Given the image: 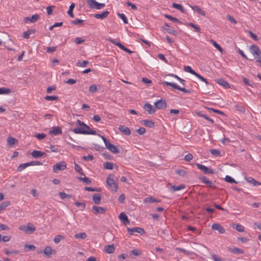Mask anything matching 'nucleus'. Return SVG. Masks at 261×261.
Here are the masks:
<instances>
[{
    "label": "nucleus",
    "mask_w": 261,
    "mask_h": 261,
    "mask_svg": "<svg viewBox=\"0 0 261 261\" xmlns=\"http://www.w3.org/2000/svg\"><path fill=\"white\" fill-rule=\"evenodd\" d=\"M24 248H27V251L29 250H35L36 249V247L33 245H28L25 244L24 245Z\"/></svg>",
    "instance_id": "0e129e2a"
},
{
    "label": "nucleus",
    "mask_w": 261,
    "mask_h": 261,
    "mask_svg": "<svg viewBox=\"0 0 261 261\" xmlns=\"http://www.w3.org/2000/svg\"><path fill=\"white\" fill-rule=\"evenodd\" d=\"M39 18H40L39 15L36 14L33 15L31 17H25L24 18V21L25 23H28V22L34 23V22H36L39 19Z\"/></svg>",
    "instance_id": "f8f14e48"
},
{
    "label": "nucleus",
    "mask_w": 261,
    "mask_h": 261,
    "mask_svg": "<svg viewBox=\"0 0 261 261\" xmlns=\"http://www.w3.org/2000/svg\"><path fill=\"white\" fill-rule=\"evenodd\" d=\"M199 179H200L203 183L207 185L208 187L215 188V186L213 184V183L208 180L205 176H200L199 177Z\"/></svg>",
    "instance_id": "f3484780"
},
{
    "label": "nucleus",
    "mask_w": 261,
    "mask_h": 261,
    "mask_svg": "<svg viewBox=\"0 0 261 261\" xmlns=\"http://www.w3.org/2000/svg\"><path fill=\"white\" fill-rule=\"evenodd\" d=\"M170 75L177 79V81H178L181 84L185 85V80H183L182 79H181L180 77H179V76L175 74H170Z\"/></svg>",
    "instance_id": "6e6d98bb"
},
{
    "label": "nucleus",
    "mask_w": 261,
    "mask_h": 261,
    "mask_svg": "<svg viewBox=\"0 0 261 261\" xmlns=\"http://www.w3.org/2000/svg\"><path fill=\"white\" fill-rule=\"evenodd\" d=\"M92 199L95 203L98 204L101 201V196L99 194H95L93 195Z\"/></svg>",
    "instance_id": "c756f323"
},
{
    "label": "nucleus",
    "mask_w": 261,
    "mask_h": 261,
    "mask_svg": "<svg viewBox=\"0 0 261 261\" xmlns=\"http://www.w3.org/2000/svg\"><path fill=\"white\" fill-rule=\"evenodd\" d=\"M155 108L158 109H165L167 107V102L165 100L163 99H161L157 100L154 103Z\"/></svg>",
    "instance_id": "9b49d317"
},
{
    "label": "nucleus",
    "mask_w": 261,
    "mask_h": 261,
    "mask_svg": "<svg viewBox=\"0 0 261 261\" xmlns=\"http://www.w3.org/2000/svg\"><path fill=\"white\" fill-rule=\"evenodd\" d=\"M230 250L231 252L236 254H242L244 252L243 250L237 247H232Z\"/></svg>",
    "instance_id": "a18cd8bd"
},
{
    "label": "nucleus",
    "mask_w": 261,
    "mask_h": 261,
    "mask_svg": "<svg viewBox=\"0 0 261 261\" xmlns=\"http://www.w3.org/2000/svg\"><path fill=\"white\" fill-rule=\"evenodd\" d=\"M163 84L164 85L169 86L171 87L172 88H173L174 89L180 90V91H182V92H183L184 93H190V91L189 90L186 89L185 88H181V87H179L178 85H177V84H176L175 83H173L165 81L163 83Z\"/></svg>",
    "instance_id": "0eeeda50"
},
{
    "label": "nucleus",
    "mask_w": 261,
    "mask_h": 261,
    "mask_svg": "<svg viewBox=\"0 0 261 261\" xmlns=\"http://www.w3.org/2000/svg\"><path fill=\"white\" fill-rule=\"evenodd\" d=\"M142 252L139 249H133L130 252V254H133L135 256H139L141 254Z\"/></svg>",
    "instance_id": "5fc2aeb1"
},
{
    "label": "nucleus",
    "mask_w": 261,
    "mask_h": 261,
    "mask_svg": "<svg viewBox=\"0 0 261 261\" xmlns=\"http://www.w3.org/2000/svg\"><path fill=\"white\" fill-rule=\"evenodd\" d=\"M195 76L196 77H197L199 79H200L201 81L205 82L206 85L209 84V83L207 81V80L206 79H205L204 77H203V76H202L199 74L197 73L195 75Z\"/></svg>",
    "instance_id": "680f3d73"
},
{
    "label": "nucleus",
    "mask_w": 261,
    "mask_h": 261,
    "mask_svg": "<svg viewBox=\"0 0 261 261\" xmlns=\"http://www.w3.org/2000/svg\"><path fill=\"white\" fill-rule=\"evenodd\" d=\"M196 166L199 170L205 174H212L214 173V171L211 168L199 163H196Z\"/></svg>",
    "instance_id": "6e6552de"
},
{
    "label": "nucleus",
    "mask_w": 261,
    "mask_h": 261,
    "mask_svg": "<svg viewBox=\"0 0 261 261\" xmlns=\"http://www.w3.org/2000/svg\"><path fill=\"white\" fill-rule=\"evenodd\" d=\"M160 202V200H158L156 199L155 198L153 197H146L144 200V203H155V202Z\"/></svg>",
    "instance_id": "c85d7f7f"
},
{
    "label": "nucleus",
    "mask_w": 261,
    "mask_h": 261,
    "mask_svg": "<svg viewBox=\"0 0 261 261\" xmlns=\"http://www.w3.org/2000/svg\"><path fill=\"white\" fill-rule=\"evenodd\" d=\"M165 16L166 18L169 19L170 20L172 21L173 22H179L178 19H177L175 17H172L171 15L166 14V15H165Z\"/></svg>",
    "instance_id": "bf43d9fd"
},
{
    "label": "nucleus",
    "mask_w": 261,
    "mask_h": 261,
    "mask_svg": "<svg viewBox=\"0 0 261 261\" xmlns=\"http://www.w3.org/2000/svg\"><path fill=\"white\" fill-rule=\"evenodd\" d=\"M62 128L60 126H55L52 127L49 131L48 133L51 135H58L62 134Z\"/></svg>",
    "instance_id": "ddd939ff"
},
{
    "label": "nucleus",
    "mask_w": 261,
    "mask_h": 261,
    "mask_svg": "<svg viewBox=\"0 0 261 261\" xmlns=\"http://www.w3.org/2000/svg\"><path fill=\"white\" fill-rule=\"evenodd\" d=\"M245 179L248 183H250L253 185L254 186H258L261 185V182L255 180L253 178L251 177H247L245 176Z\"/></svg>",
    "instance_id": "a211bd4d"
},
{
    "label": "nucleus",
    "mask_w": 261,
    "mask_h": 261,
    "mask_svg": "<svg viewBox=\"0 0 261 261\" xmlns=\"http://www.w3.org/2000/svg\"><path fill=\"white\" fill-rule=\"evenodd\" d=\"M227 18H228V19L231 23H233V24H236L237 23V20L232 16H231L230 15H227Z\"/></svg>",
    "instance_id": "69168bd1"
},
{
    "label": "nucleus",
    "mask_w": 261,
    "mask_h": 261,
    "mask_svg": "<svg viewBox=\"0 0 261 261\" xmlns=\"http://www.w3.org/2000/svg\"><path fill=\"white\" fill-rule=\"evenodd\" d=\"M184 70L187 72L190 73L191 74L195 76L197 72H196L190 66H185L184 67Z\"/></svg>",
    "instance_id": "4c0bfd02"
},
{
    "label": "nucleus",
    "mask_w": 261,
    "mask_h": 261,
    "mask_svg": "<svg viewBox=\"0 0 261 261\" xmlns=\"http://www.w3.org/2000/svg\"><path fill=\"white\" fill-rule=\"evenodd\" d=\"M11 92V90L5 87L0 88V94H9Z\"/></svg>",
    "instance_id": "58836bf2"
},
{
    "label": "nucleus",
    "mask_w": 261,
    "mask_h": 261,
    "mask_svg": "<svg viewBox=\"0 0 261 261\" xmlns=\"http://www.w3.org/2000/svg\"><path fill=\"white\" fill-rule=\"evenodd\" d=\"M106 208L103 207L94 205L92 206V211L94 214L97 215L99 213L103 214L106 211Z\"/></svg>",
    "instance_id": "4468645a"
},
{
    "label": "nucleus",
    "mask_w": 261,
    "mask_h": 261,
    "mask_svg": "<svg viewBox=\"0 0 261 261\" xmlns=\"http://www.w3.org/2000/svg\"><path fill=\"white\" fill-rule=\"evenodd\" d=\"M78 179L82 181H83L84 182L89 185L91 183V180L88 177H86L85 175L84 177H78Z\"/></svg>",
    "instance_id": "c03bdc74"
},
{
    "label": "nucleus",
    "mask_w": 261,
    "mask_h": 261,
    "mask_svg": "<svg viewBox=\"0 0 261 261\" xmlns=\"http://www.w3.org/2000/svg\"><path fill=\"white\" fill-rule=\"evenodd\" d=\"M30 162L20 164L17 167V171L21 172L25 168L31 166Z\"/></svg>",
    "instance_id": "2f4dec72"
},
{
    "label": "nucleus",
    "mask_w": 261,
    "mask_h": 261,
    "mask_svg": "<svg viewBox=\"0 0 261 261\" xmlns=\"http://www.w3.org/2000/svg\"><path fill=\"white\" fill-rule=\"evenodd\" d=\"M185 188V186L184 185H179L178 186H172L170 187V191L174 192L177 191H180Z\"/></svg>",
    "instance_id": "a878e982"
},
{
    "label": "nucleus",
    "mask_w": 261,
    "mask_h": 261,
    "mask_svg": "<svg viewBox=\"0 0 261 261\" xmlns=\"http://www.w3.org/2000/svg\"><path fill=\"white\" fill-rule=\"evenodd\" d=\"M104 250L108 253H112L114 252L115 248L113 244L106 246L104 248Z\"/></svg>",
    "instance_id": "cd10ccee"
},
{
    "label": "nucleus",
    "mask_w": 261,
    "mask_h": 261,
    "mask_svg": "<svg viewBox=\"0 0 261 261\" xmlns=\"http://www.w3.org/2000/svg\"><path fill=\"white\" fill-rule=\"evenodd\" d=\"M119 130L125 135L129 136L131 134L130 129L124 125H120L118 127Z\"/></svg>",
    "instance_id": "aec40b11"
},
{
    "label": "nucleus",
    "mask_w": 261,
    "mask_h": 261,
    "mask_svg": "<svg viewBox=\"0 0 261 261\" xmlns=\"http://www.w3.org/2000/svg\"><path fill=\"white\" fill-rule=\"evenodd\" d=\"M212 229L217 230L220 233L223 234L225 232V229L218 223H214L212 226Z\"/></svg>",
    "instance_id": "2eb2a0df"
},
{
    "label": "nucleus",
    "mask_w": 261,
    "mask_h": 261,
    "mask_svg": "<svg viewBox=\"0 0 261 261\" xmlns=\"http://www.w3.org/2000/svg\"><path fill=\"white\" fill-rule=\"evenodd\" d=\"M55 8L54 6H49L46 8L47 13L48 15H51L53 13V9Z\"/></svg>",
    "instance_id": "774afa93"
},
{
    "label": "nucleus",
    "mask_w": 261,
    "mask_h": 261,
    "mask_svg": "<svg viewBox=\"0 0 261 261\" xmlns=\"http://www.w3.org/2000/svg\"><path fill=\"white\" fill-rule=\"evenodd\" d=\"M110 12L108 11H105L99 14H95L94 15V17L96 19H103L106 18Z\"/></svg>",
    "instance_id": "412c9836"
},
{
    "label": "nucleus",
    "mask_w": 261,
    "mask_h": 261,
    "mask_svg": "<svg viewBox=\"0 0 261 261\" xmlns=\"http://www.w3.org/2000/svg\"><path fill=\"white\" fill-rule=\"evenodd\" d=\"M217 82L218 84L222 86L225 89H227L229 87L228 83L222 79H218Z\"/></svg>",
    "instance_id": "393cba45"
},
{
    "label": "nucleus",
    "mask_w": 261,
    "mask_h": 261,
    "mask_svg": "<svg viewBox=\"0 0 261 261\" xmlns=\"http://www.w3.org/2000/svg\"><path fill=\"white\" fill-rule=\"evenodd\" d=\"M118 16L123 21L124 23H128L127 18L126 16L123 13H118Z\"/></svg>",
    "instance_id": "3c124183"
},
{
    "label": "nucleus",
    "mask_w": 261,
    "mask_h": 261,
    "mask_svg": "<svg viewBox=\"0 0 261 261\" xmlns=\"http://www.w3.org/2000/svg\"><path fill=\"white\" fill-rule=\"evenodd\" d=\"M17 141V140L13 137H8L7 138L8 144L10 146L15 144Z\"/></svg>",
    "instance_id": "49530a36"
},
{
    "label": "nucleus",
    "mask_w": 261,
    "mask_h": 261,
    "mask_svg": "<svg viewBox=\"0 0 261 261\" xmlns=\"http://www.w3.org/2000/svg\"><path fill=\"white\" fill-rule=\"evenodd\" d=\"M35 32V30L34 29H31L27 31V32H24L23 37L24 38L28 39L30 38V36L31 34H34Z\"/></svg>",
    "instance_id": "f704fd0d"
},
{
    "label": "nucleus",
    "mask_w": 261,
    "mask_h": 261,
    "mask_svg": "<svg viewBox=\"0 0 261 261\" xmlns=\"http://www.w3.org/2000/svg\"><path fill=\"white\" fill-rule=\"evenodd\" d=\"M44 254L49 257L52 254V249L50 246H46L43 251Z\"/></svg>",
    "instance_id": "7c9ffc66"
},
{
    "label": "nucleus",
    "mask_w": 261,
    "mask_h": 261,
    "mask_svg": "<svg viewBox=\"0 0 261 261\" xmlns=\"http://www.w3.org/2000/svg\"><path fill=\"white\" fill-rule=\"evenodd\" d=\"M31 154L34 158H39L43 156L45 153L44 152L35 150L32 152Z\"/></svg>",
    "instance_id": "5701e85b"
},
{
    "label": "nucleus",
    "mask_w": 261,
    "mask_h": 261,
    "mask_svg": "<svg viewBox=\"0 0 261 261\" xmlns=\"http://www.w3.org/2000/svg\"><path fill=\"white\" fill-rule=\"evenodd\" d=\"M72 132L76 134H85V135H96L95 130L87 129L85 126L81 127H76L73 129Z\"/></svg>",
    "instance_id": "20e7f679"
},
{
    "label": "nucleus",
    "mask_w": 261,
    "mask_h": 261,
    "mask_svg": "<svg viewBox=\"0 0 261 261\" xmlns=\"http://www.w3.org/2000/svg\"><path fill=\"white\" fill-rule=\"evenodd\" d=\"M144 109L149 114H152L155 112V108L149 103H145L144 106Z\"/></svg>",
    "instance_id": "dca6fc26"
},
{
    "label": "nucleus",
    "mask_w": 261,
    "mask_h": 261,
    "mask_svg": "<svg viewBox=\"0 0 261 261\" xmlns=\"http://www.w3.org/2000/svg\"><path fill=\"white\" fill-rule=\"evenodd\" d=\"M64 239V237L63 236L58 234L55 237L54 241L56 244H58L61 240H63Z\"/></svg>",
    "instance_id": "8fccbe9b"
},
{
    "label": "nucleus",
    "mask_w": 261,
    "mask_h": 261,
    "mask_svg": "<svg viewBox=\"0 0 261 261\" xmlns=\"http://www.w3.org/2000/svg\"><path fill=\"white\" fill-rule=\"evenodd\" d=\"M127 232L128 233L130 234L133 235L136 233H138L140 234H142L145 232L144 229L142 228L138 227H135L133 228H127Z\"/></svg>",
    "instance_id": "9d476101"
},
{
    "label": "nucleus",
    "mask_w": 261,
    "mask_h": 261,
    "mask_svg": "<svg viewBox=\"0 0 261 261\" xmlns=\"http://www.w3.org/2000/svg\"><path fill=\"white\" fill-rule=\"evenodd\" d=\"M97 90V86L95 85H92L91 86H90L89 88V91L90 92L92 93H94L95 92H96Z\"/></svg>",
    "instance_id": "052dcab7"
},
{
    "label": "nucleus",
    "mask_w": 261,
    "mask_h": 261,
    "mask_svg": "<svg viewBox=\"0 0 261 261\" xmlns=\"http://www.w3.org/2000/svg\"><path fill=\"white\" fill-rule=\"evenodd\" d=\"M103 141L106 148L113 153H117L119 152L118 147L111 144L105 137L99 135Z\"/></svg>",
    "instance_id": "f03ea898"
},
{
    "label": "nucleus",
    "mask_w": 261,
    "mask_h": 261,
    "mask_svg": "<svg viewBox=\"0 0 261 261\" xmlns=\"http://www.w3.org/2000/svg\"><path fill=\"white\" fill-rule=\"evenodd\" d=\"M84 22L83 20H81L78 18H75L72 21V23L75 25H81Z\"/></svg>",
    "instance_id": "4d7b16f0"
},
{
    "label": "nucleus",
    "mask_w": 261,
    "mask_h": 261,
    "mask_svg": "<svg viewBox=\"0 0 261 261\" xmlns=\"http://www.w3.org/2000/svg\"><path fill=\"white\" fill-rule=\"evenodd\" d=\"M211 153L215 156H219L220 155V151L217 149H211L210 150Z\"/></svg>",
    "instance_id": "338daca9"
},
{
    "label": "nucleus",
    "mask_w": 261,
    "mask_h": 261,
    "mask_svg": "<svg viewBox=\"0 0 261 261\" xmlns=\"http://www.w3.org/2000/svg\"><path fill=\"white\" fill-rule=\"evenodd\" d=\"M250 51L254 56L256 62H261V50L259 47L255 45H252L250 46Z\"/></svg>",
    "instance_id": "7ed1b4c3"
},
{
    "label": "nucleus",
    "mask_w": 261,
    "mask_h": 261,
    "mask_svg": "<svg viewBox=\"0 0 261 261\" xmlns=\"http://www.w3.org/2000/svg\"><path fill=\"white\" fill-rule=\"evenodd\" d=\"M85 41V39H83L81 37H76L75 39L74 42L77 44H80Z\"/></svg>",
    "instance_id": "e2e57ef3"
},
{
    "label": "nucleus",
    "mask_w": 261,
    "mask_h": 261,
    "mask_svg": "<svg viewBox=\"0 0 261 261\" xmlns=\"http://www.w3.org/2000/svg\"><path fill=\"white\" fill-rule=\"evenodd\" d=\"M74 165H75V170L76 172H79L80 174L81 175H83L84 176H85V174H84V173L83 172V169L80 166H79L78 164H77L76 163H74Z\"/></svg>",
    "instance_id": "09e8293b"
},
{
    "label": "nucleus",
    "mask_w": 261,
    "mask_h": 261,
    "mask_svg": "<svg viewBox=\"0 0 261 261\" xmlns=\"http://www.w3.org/2000/svg\"><path fill=\"white\" fill-rule=\"evenodd\" d=\"M172 7L173 8H175L178 10H180L182 12H184L185 11V8L180 4L173 3Z\"/></svg>",
    "instance_id": "a19ab883"
},
{
    "label": "nucleus",
    "mask_w": 261,
    "mask_h": 261,
    "mask_svg": "<svg viewBox=\"0 0 261 261\" xmlns=\"http://www.w3.org/2000/svg\"><path fill=\"white\" fill-rule=\"evenodd\" d=\"M19 229L28 234H31L35 231L36 227L33 224L29 223L27 225H22L20 226Z\"/></svg>",
    "instance_id": "423d86ee"
},
{
    "label": "nucleus",
    "mask_w": 261,
    "mask_h": 261,
    "mask_svg": "<svg viewBox=\"0 0 261 261\" xmlns=\"http://www.w3.org/2000/svg\"><path fill=\"white\" fill-rule=\"evenodd\" d=\"M103 166L106 169L112 170L113 169L114 166L116 167V165L111 162H107L104 164Z\"/></svg>",
    "instance_id": "473e14b6"
},
{
    "label": "nucleus",
    "mask_w": 261,
    "mask_h": 261,
    "mask_svg": "<svg viewBox=\"0 0 261 261\" xmlns=\"http://www.w3.org/2000/svg\"><path fill=\"white\" fill-rule=\"evenodd\" d=\"M75 7L74 4L72 3L69 6V8L68 11H67L68 14L72 18L74 17V15L73 14V10Z\"/></svg>",
    "instance_id": "79ce46f5"
},
{
    "label": "nucleus",
    "mask_w": 261,
    "mask_h": 261,
    "mask_svg": "<svg viewBox=\"0 0 261 261\" xmlns=\"http://www.w3.org/2000/svg\"><path fill=\"white\" fill-rule=\"evenodd\" d=\"M87 234L85 232H80L78 233H76L74 236V238L76 239H85L87 237Z\"/></svg>",
    "instance_id": "c9c22d12"
},
{
    "label": "nucleus",
    "mask_w": 261,
    "mask_h": 261,
    "mask_svg": "<svg viewBox=\"0 0 261 261\" xmlns=\"http://www.w3.org/2000/svg\"><path fill=\"white\" fill-rule=\"evenodd\" d=\"M107 183L109 188L113 192H116L118 190V179L114 175H109L107 177Z\"/></svg>",
    "instance_id": "f257e3e1"
},
{
    "label": "nucleus",
    "mask_w": 261,
    "mask_h": 261,
    "mask_svg": "<svg viewBox=\"0 0 261 261\" xmlns=\"http://www.w3.org/2000/svg\"><path fill=\"white\" fill-rule=\"evenodd\" d=\"M187 25L193 28L196 32L200 33V28L198 25H196L193 23L190 22L188 23Z\"/></svg>",
    "instance_id": "e433bc0d"
},
{
    "label": "nucleus",
    "mask_w": 261,
    "mask_h": 261,
    "mask_svg": "<svg viewBox=\"0 0 261 261\" xmlns=\"http://www.w3.org/2000/svg\"><path fill=\"white\" fill-rule=\"evenodd\" d=\"M88 63H89V62L88 61H86V60L83 61V62L79 61L76 63V65L77 66H80V67H85L87 65V64Z\"/></svg>",
    "instance_id": "864d4df0"
},
{
    "label": "nucleus",
    "mask_w": 261,
    "mask_h": 261,
    "mask_svg": "<svg viewBox=\"0 0 261 261\" xmlns=\"http://www.w3.org/2000/svg\"><path fill=\"white\" fill-rule=\"evenodd\" d=\"M141 123L144 125L150 128H153L154 127V123L152 120H143L142 121Z\"/></svg>",
    "instance_id": "bb28decb"
},
{
    "label": "nucleus",
    "mask_w": 261,
    "mask_h": 261,
    "mask_svg": "<svg viewBox=\"0 0 261 261\" xmlns=\"http://www.w3.org/2000/svg\"><path fill=\"white\" fill-rule=\"evenodd\" d=\"M86 3L91 9L100 10L105 7V4L99 3L95 0H86Z\"/></svg>",
    "instance_id": "39448f33"
},
{
    "label": "nucleus",
    "mask_w": 261,
    "mask_h": 261,
    "mask_svg": "<svg viewBox=\"0 0 261 261\" xmlns=\"http://www.w3.org/2000/svg\"><path fill=\"white\" fill-rule=\"evenodd\" d=\"M225 180L226 181L229 183H237L232 177L228 175L225 176Z\"/></svg>",
    "instance_id": "13d9d810"
},
{
    "label": "nucleus",
    "mask_w": 261,
    "mask_h": 261,
    "mask_svg": "<svg viewBox=\"0 0 261 261\" xmlns=\"http://www.w3.org/2000/svg\"><path fill=\"white\" fill-rule=\"evenodd\" d=\"M163 28L169 34H171L175 36L177 34V32L175 30L171 29L167 23H165Z\"/></svg>",
    "instance_id": "6ab92c4d"
},
{
    "label": "nucleus",
    "mask_w": 261,
    "mask_h": 261,
    "mask_svg": "<svg viewBox=\"0 0 261 261\" xmlns=\"http://www.w3.org/2000/svg\"><path fill=\"white\" fill-rule=\"evenodd\" d=\"M119 218L125 224L129 223L127 216L124 213H120L119 216Z\"/></svg>",
    "instance_id": "4be33fe9"
},
{
    "label": "nucleus",
    "mask_w": 261,
    "mask_h": 261,
    "mask_svg": "<svg viewBox=\"0 0 261 261\" xmlns=\"http://www.w3.org/2000/svg\"><path fill=\"white\" fill-rule=\"evenodd\" d=\"M211 42L221 53L223 51V49L222 48V47L215 41H214V40H211Z\"/></svg>",
    "instance_id": "de8ad7c7"
},
{
    "label": "nucleus",
    "mask_w": 261,
    "mask_h": 261,
    "mask_svg": "<svg viewBox=\"0 0 261 261\" xmlns=\"http://www.w3.org/2000/svg\"><path fill=\"white\" fill-rule=\"evenodd\" d=\"M10 204L9 201H5L0 204V212L5 210Z\"/></svg>",
    "instance_id": "37998d69"
},
{
    "label": "nucleus",
    "mask_w": 261,
    "mask_h": 261,
    "mask_svg": "<svg viewBox=\"0 0 261 261\" xmlns=\"http://www.w3.org/2000/svg\"><path fill=\"white\" fill-rule=\"evenodd\" d=\"M110 42L112 43L113 44H115V45L119 47L121 49L124 51L125 49L126 48V47H125L124 45H123L120 42L116 41L114 40H111Z\"/></svg>",
    "instance_id": "72a5a7b5"
},
{
    "label": "nucleus",
    "mask_w": 261,
    "mask_h": 261,
    "mask_svg": "<svg viewBox=\"0 0 261 261\" xmlns=\"http://www.w3.org/2000/svg\"><path fill=\"white\" fill-rule=\"evenodd\" d=\"M191 8L193 11L197 12L201 15L204 16H205V12L202 10L199 6L194 5L191 6Z\"/></svg>",
    "instance_id": "b1692460"
},
{
    "label": "nucleus",
    "mask_w": 261,
    "mask_h": 261,
    "mask_svg": "<svg viewBox=\"0 0 261 261\" xmlns=\"http://www.w3.org/2000/svg\"><path fill=\"white\" fill-rule=\"evenodd\" d=\"M44 99L48 101L57 100L58 99V97L57 96L46 95L44 97Z\"/></svg>",
    "instance_id": "603ef678"
},
{
    "label": "nucleus",
    "mask_w": 261,
    "mask_h": 261,
    "mask_svg": "<svg viewBox=\"0 0 261 261\" xmlns=\"http://www.w3.org/2000/svg\"><path fill=\"white\" fill-rule=\"evenodd\" d=\"M67 167V164L65 162H61L57 163L53 167V171L54 172L57 173L60 170H64Z\"/></svg>",
    "instance_id": "1a4fd4ad"
},
{
    "label": "nucleus",
    "mask_w": 261,
    "mask_h": 261,
    "mask_svg": "<svg viewBox=\"0 0 261 261\" xmlns=\"http://www.w3.org/2000/svg\"><path fill=\"white\" fill-rule=\"evenodd\" d=\"M232 228L236 229L239 232H243L244 230V226L239 224H234Z\"/></svg>",
    "instance_id": "ea45409f"
}]
</instances>
